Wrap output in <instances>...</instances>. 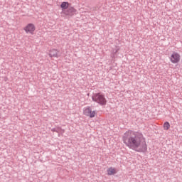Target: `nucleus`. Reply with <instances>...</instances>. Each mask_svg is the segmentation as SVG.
<instances>
[{
  "label": "nucleus",
  "mask_w": 182,
  "mask_h": 182,
  "mask_svg": "<svg viewBox=\"0 0 182 182\" xmlns=\"http://www.w3.org/2000/svg\"><path fill=\"white\" fill-rule=\"evenodd\" d=\"M68 13H65V15H70V14H73L74 12H75L76 10H75V8H69L68 9Z\"/></svg>",
  "instance_id": "9d476101"
},
{
  "label": "nucleus",
  "mask_w": 182,
  "mask_h": 182,
  "mask_svg": "<svg viewBox=\"0 0 182 182\" xmlns=\"http://www.w3.org/2000/svg\"><path fill=\"white\" fill-rule=\"evenodd\" d=\"M120 48H119V47L116 46L115 48H113L112 50V53L113 55H111L112 58H114V55H116V53H117V52H119Z\"/></svg>",
  "instance_id": "1a4fd4ad"
},
{
  "label": "nucleus",
  "mask_w": 182,
  "mask_h": 182,
  "mask_svg": "<svg viewBox=\"0 0 182 182\" xmlns=\"http://www.w3.org/2000/svg\"><path fill=\"white\" fill-rule=\"evenodd\" d=\"M51 132H55V133H60V132H62V129H60L59 127L53 128L51 129Z\"/></svg>",
  "instance_id": "9b49d317"
},
{
  "label": "nucleus",
  "mask_w": 182,
  "mask_h": 182,
  "mask_svg": "<svg viewBox=\"0 0 182 182\" xmlns=\"http://www.w3.org/2000/svg\"><path fill=\"white\" fill-rule=\"evenodd\" d=\"M164 127L165 130H168L170 129V123H168V122H166L164 124Z\"/></svg>",
  "instance_id": "f8f14e48"
},
{
  "label": "nucleus",
  "mask_w": 182,
  "mask_h": 182,
  "mask_svg": "<svg viewBox=\"0 0 182 182\" xmlns=\"http://www.w3.org/2000/svg\"><path fill=\"white\" fill-rule=\"evenodd\" d=\"M59 51L56 49H52L50 50L49 56L50 58H59Z\"/></svg>",
  "instance_id": "423d86ee"
},
{
  "label": "nucleus",
  "mask_w": 182,
  "mask_h": 182,
  "mask_svg": "<svg viewBox=\"0 0 182 182\" xmlns=\"http://www.w3.org/2000/svg\"><path fill=\"white\" fill-rule=\"evenodd\" d=\"M60 7L62 8V9H68L69 8V3L66 1H63L61 4Z\"/></svg>",
  "instance_id": "6e6552de"
},
{
  "label": "nucleus",
  "mask_w": 182,
  "mask_h": 182,
  "mask_svg": "<svg viewBox=\"0 0 182 182\" xmlns=\"http://www.w3.org/2000/svg\"><path fill=\"white\" fill-rule=\"evenodd\" d=\"M122 140L127 147L131 150L137 153H146L147 151L146 139L141 132L127 131L122 136Z\"/></svg>",
  "instance_id": "f257e3e1"
},
{
  "label": "nucleus",
  "mask_w": 182,
  "mask_h": 182,
  "mask_svg": "<svg viewBox=\"0 0 182 182\" xmlns=\"http://www.w3.org/2000/svg\"><path fill=\"white\" fill-rule=\"evenodd\" d=\"M170 60L171 63H178V62H180V54H178V53L173 52L171 55Z\"/></svg>",
  "instance_id": "20e7f679"
},
{
  "label": "nucleus",
  "mask_w": 182,
  "mask_h": 182,
  "mask_svg": "<svg viewBox=\"0 0 182 182\" xmlns=\"http://www.w3.org/2000/svg\"><path fill=\"white\" fill-rule=\"evenodd\" d=\"M107 174L108 176H113L114 174H116L117 172L116 171V168H113V167H110L107 170Z\"/></svg>",
  "instance_id": "0eeeda50"
},
{
  "label": "nucleus",
  "mask_w": 182,
  "mask_h": 182,
  "mask_svg": "<svg viewBox=\"0 0 182 182\" xmlns=\"http://www.w3.org/2000/svg\"><path fill=\"white\" fill-rule=\"evenodd\" d=\"M83 113L85 116H88V117L93 118L96 116V111H92L90 107H87L84 108Z\"/></svg>",
  "instance_id": "7ed1b4c3"
},
{
  "label": "nucleus",
  "mask_w": 182,
  "mask_h": 182,
  "mask_svg": "<svg viewBox=\"0 0 182 182\" xmlns=\"http://www.w3.org/2000/svg\"><path fill=\"white\" fill-rule=\"evenodd\" d=\"M92 100L100 105V106H106L107 105V100H106L105 94L101 92L94 93L92 96Z\"/></svg>",
  "instance_id": "f03ea898"
},
{
  "label": "nucleus",
  "mask_w": 182,
  "mask_h": 182,
  "mask_svg": "<svg viewBox=\"0 0 182 182\" xmlns=\"http://www.w3.org/2000/svg\"><path fill=\"white\" fill-rule=\"evenodd\" d=\"M35 25L33 23H28L25 28L24 31L27 33H31L33 35V32H35Z\"/></svg>",
  "instance_id": "39448f33"
}]
</instances>
